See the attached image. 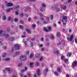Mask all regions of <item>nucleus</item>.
<instances>
[{"mask_svg":"<svg viewBox=\"0 0 77 77\" xmlns=\"http://www.w3.org/2000/svg\"><path fill=\"white\" fill-rule=\"evenodd\" d=\"M6 70L8 71L9 73H11V70H12V69L10 68H7L6 69Z\"/></svg>","mask_w":77,"mask_h":77,"instance_id":"0eeeda50","label":"nucleus"},{"mask_svg":"<svg viewBox=\"0 0 77 77\" xmlns=\"http://www.w3.org/2000/svg\"><path fill=\"white\" fill-rule=\"evenodd\" d=\"M19 8V6H17L15 8V9H18Z\"/></svg>","mask_w":77,"mask_h":77,"instance_id":"0e129e2a","label":"nucleus"},{"mask_svg":"<svg viewBox=\"0 0 77 77\" xmlns=\"http://www.w3.org/2000/svg\"><path fill=\"white\" fill-rule=\"evenodd\" d=\"M39 65V62H37L35 63V66H38Z\"/></svg>","mask_w":77,"mask_h":77,"instance_id":"b1692460","label":"nucleus"},{"mask_svg":"<svg viewBox=\"0 0 77 77\" xmlns=\"http://www.w3.org/2000/svg\"><path fill=\"white\" fill-rule=\"evenodd\" d=\"M59 51L56 50L55 51V53L56 54H57V55L58 54H59Z\"/></svg>","mask_w":77,"mask_h":77,"instance_id":"4be33fe9","label":"nucleus"},{"mask_svg":"<svg viewBox=\"0 0 77 77\" xmlns=\"http://www.w3.org/2000/svg\"><path fill=\"white\" fill-rule=\"evenodd\" d=\"M10 60V58H7L5 60V61H8V60Z\"/></svg>","mask_w":77,"mask_h":77,"instance_id":"393cba45","label":"nucleus"},{"mask_svg":"<svg viewBox=\"0 0 77 77\" xmlns=\"http://www.w3.org/2000/svg\"><path fill=\"white\" fill-rule=\"evenodd\" d=\"M68 61H69V59H64V62L66 63L67 62H68Z\"/></svg>","mask_w":77,"mask_h":77,"instance_id":"6ab92c4d","label":"nucleus"},{"mask_svg":"<svg viewBox=\"0 0 77 77\" xmlns=\"http://www.w3.org/2000/svg\"><path fill=\"white\" fill-rule=\"evenodd\" d=\"M37 75H39V70L38 69V71L37 72Z\"/></svg>","mask_w":77,"mask_h":77,"instance_id":"603ef678","label":"nucleus"},{"mask_svg":"<svg viewBox=\"0 0 77 77\" xmlns=\"http://www.w3.org/2000/svg\"><path fill=\"white\" fill-rule=\"evenodd\" d=\"M6 56V54H4L3 55V57H5Z\"/></svg>","mask_w":77,"mask_h":77,"instance_id":"09e8293b","label":"nucleus"},{"mask_svg":"<svg viewBox=\"0 0 77 77\" xmlns=\"http://www.w3.org/2000/svg\"><path fill=\"white\" fill-rule=\"evenodd\" d=\"M6 16H3L2 17V19L3 20H6Z\"/></svg>","mask_w":77,"mask_h":77,"instance_id":"c756f323","label":"nucleus"},{"mask_svg":"<svg viewBox=\"0 0 77 77\" xmlns=\"http://www.w3.org/2000/svg\"><path fill=\"white\" fill-rule=\"evenodd\" d=\"M29 1H30V2H35L36 1V0H29Z\"/></svg>","mask_w":77,"mask_h":77,"instance_id":"a18cd8bd","label":"nucleus"},{"mask_svg":"<svg viewBox=\"0 0 77 77\" xmlns=\"http://www.w3.org/2000/svg\"><path fill=\"white\" fill-rule=\"evenodd\" d=\"M40 10L41 12H43L44 11H45V9H44V8L43 7H41L40 8Z\"/></svg>","mask_w":77,"mask_h":77,"instance_id":"9b49d317","label":"nucleus"},{"mask_svg":"<svg viewBox=\"0 0 77 77\" xmlns=\"http://www.w3.org/2000/svg\"><path fill=\"white\" fill-rule=\"evenodd\" d=\"M72 65L73 66H76L77 65V61H74L72 63Z\"/></svg>","mask_w":77,"mask_h":77,"instance_id":"39448f33","label":"nucleus"},{"mask_svg":"<svg viewBox=\"0 0 77 77\" xmlns=\"http://www.w3.org/2000/svg\"><path fill=\"white\" fill-rule=\"evenodd\" d=\"M29 51H26V54H29Z\"/></svg>","mask_w":77,"mask_h":77,"instance_id":"de8ad7c7","label":"nucleus"},{"mask_svg":"<svg viewBox=\"0 0 77 77\" xmlns=\"http://www.w3.org/2000/svg\"><path fill=\"white\" fill-rule=\"evenodd\" d=\"M15 14L16 15H18V13L17 11H16L15 12Z\"/></svg>","mask_w":77,"mask_h":77,"instance_id":"680f3d73","label":"nucleus"},{"mask_svg":"<svg viewBox=\"0 0 77 77\" xmlns=\"http://www.w3.org/2000/svg\"><path fill=\"white\" fill-rule=\"evenodd\" d=\"M66 77H69V75H66Z\"/></svg>","mask_w":77,"mask_h":77,"instance_id":"69168bd1","label":"nucleus"},{"mask_svg":"<svg viewBox=\"0 0 77 77\" xmlns=\"http://www.w3.org/2000/svg\"><path fill=\"white\" fill-rule=\"evenodd\" d=\"M18 20V19L17 18H15L14 20V21H15V22H17V21Z\"/></svg>","mask_w":77,"mask_h":77,"instance_id":"2f4dec72","label":"nucleus"},{"mask_svg":"<svg viewBox=\"0 0 77 77\" xmlns=\"http://www.w3.org/2000/svg\"><path fill=\"white\" fill-rule=\"evenodd\" d=\"M72 0H67V2L68 3H70V2H71Z\"/></svg>","mask_w":77,"mask_h":77,"instance_id":"49530a36","label":"nucleus"},{"mask_svg":"<svg viewBox=\"0 0 77 77\" xmlns=\"http://www.w3.org/2000/svg\"><path fill=\"white\" fill-rule=\"evenodd\" d=\"M60 44H61V42H58L57 45H60Z\"/></svg>","mask_w":77,"mask_h":77,"instance_id":"3c124183","label":"nucleus"},{"mask_svg":"<svg viewBox=\"0 0 77 77\" xmlns=\"http://www.w3.org/2000/svg\"><path fill=\"white\" fill-rule=\"evenodd\" d=\"M42 60H43V57H42L40 58L39 60H40V61H42Z\"/></svg>","mask_w":77,"mask_h":77,"instance_id":"c85d7f7f","label":"nucleus"},{"mask_svg":"<svg viewBox=\"0 0 77 77\" xmlns=\"http://www.w3.org/2000/svg\"><path fill=\"white\" fill-rule=\"evenodd\" d=\"M7 5L8 6H11L13 5V4L9 3L7 4Z\"/></svg>","mask_w":77,"mask_h":77,"instance_id":"2eb2a0df","label":"nucleus"},{"mask_svg":"<svg viewBox=\"0 0 77 77\" xmlns=\"http://www.w3.org/2000/svg\"><path fill=\"white\" fill-rule=\"evenodd\" d=\"M27 10H29V11H30V8H27L26 10L25 9L24 10L25 12H26V11H27Z\"/></svg>","mask_w":77,"mask_h":77,"instance_id":"7c9ffc66","label":"nucleus"},{"mask_svg":"<svg viewBox=\"0 0 77 77\" xmlns=\"http://www.w3.org/2000/svg\"><path fill=\"white\" fill-rule=\"evenodd\" d=\"M15 54L16 55H18L19 54V51L16 52Z\"/></svg>","mask_w":77,"mask_h":77,"instance_id":"79ce46f5","label":"nucleus"},{"mask_svg":"<svg viewBox=\"0 0 77 77\" xmlns=\"http://www.w3.org/2000/svg\"><path fill=\"white\" fill-rule=\"evenodd\" d=\"M33 64L34 63H30L29 66L30 68H33Z\"/></svg>","mask_w":77,"mask_h":77,"instance_id":"f8f14e48","label":"nucleus"},{"mask_svg":"<svg viewBox=\"0 0 77 77\" xmlns=\"http://www.w3.org/2000/svg\"><path fill=\"white\" fill-rule=\"evenodd\" d=\"M41 41H44V38H41Z\"/></svg>","mask_w":77,"mask_h":77,"instance_id":"e2e57ef3","label":"nucleus"},{"mask_svg":"<svg viewBox=\"0 0 77 77\" xmlns=\"http://www.w3.org/2000/svg\"><path fill=\"white\" fill-rule=\"evenodd\" d=\"M71 32H72V30L71 29H69V33H71Z\"/></svg>","mask_w":77,"mask_h":77,"instance_id":"bf43d9fd","label":"nucleus"},{"mask_svg":"<svg viewBox=\"0 0 77 77\" xmlns=\"http://www.w3.org/2000/svg\"><path fill=\"white\" fill-rule=\"evenodd\" d=\"M54 75H56L57 76H58V75H59V73H58V72H54Z\"/></svg>","mask_w":77,"mask_h":77,"instance_id":"412c9836","label":"nucleus"},{"mask_svg":"<svg viewBox=\"0 0 77 77\" xmlns=\"http://www.w3.org/2000/svg\"><path fill=\"white\" fill-rule=\"evenodd\" d=\"M34 20H37V17H34Z\"/></svg>","mask_w":77,"mask_h":77,"instance_id":"6e6d98bb","label":"nucleus"},{"mask_svg":"<svg viewBox=\"0 0 77 77\" xmlns=\"http://www.w3.org/2000/svg\"><path fill=\"white\" fill-rule=\"evenodd\" d=\"M52 8H54V9L56 8V5H54L53 7H52Z\"/></svg>","mask_w":77,"mask_h":77,"instance_id":"4c0bfd02","label":"nucleus"},{"mask_svg":"<svg viewBox=\"0 0 77 77\" xmlns=\"http://www.w3.org/2000/svg\"><path fill=\"white\" fill-rule=\"evenodd\" d=\"M68 20V18L67 16H63L62 21L63 22V25H65V26H66V24L67 22L66 21V20Z\"/></svg>","mask_w":77,"mask_h":77,"instance_id":"f257e3e1","label":"nucleus"},{"mask_svg":"<svg viewBox=\"0 0 77 77\" xmlns=\"http://www.w3.org/2000/svg\"><path fill=\"white\" fill-rule=\"evenodd\" d=\"M8 20H11V17H8Z\"/></svg>","mask_w":77,"mask_h":77,"instance_id":"13d9d810","label":"nucleus"},{"mask_svg":"<svg viewBox=\"0 0 77 77\" xmlns=\"http://www.w3.org/2000/svg\"><path fill=\"white\" fill-rule=\"evenodd\" d=\"M40 47H43V45L42 44H41L39 45Z\"/></svg>","mask_w":77,"mask_h":77,"instance_id":"ea45409f","label":"nucleus"},{"mask_svg":"<svg viewBox=\"0 0 77 77\" xmlns=\"http://www.w3.org/2000/svg\"><path fill=\"white\" fill-rule=\"evenodd\" d=\"M33 53H32L29 57L30 59H31L33 57Z\"/></svg>","mask_w":77,"mask_h":77,"instance_id":"aec40b11","label":"nucleus"},{"mask_svg":"<svg viewBox=\"0 0 77 77\" xmlns=\"http://www.w3.org/2000/svg\"><path fill=\"white\" fill-rule=\"evenodd\" d=\"M32 20V19L30 17L28 18V21H30Z\"/></svg>","mask_w":77,"mask_h":77,"instance_id":"c9c22d12","label":"nucleus"},{"mask_svg":"<svg viewBox=\"0 0 77 77\" xmlns=\"http://www.w3.org/2000/svg\"><path fill=\"white\" fill-rule=\"evenodd\" d=\"M14 38H11V41H14Z\"/></svg>","mask_w":77,"mask_h":77,"instance_id":"338daca9","label":"nucleus"},{"mask_svg":"<svg viewBox=\"0 0 77 77\" xmlns=\"http://www.w3.org/2000/svg\"><path fill=\"white\" fill-rule=\"evenodd\" d=\"M61 59L62 60H65V56L63 55L61 56Z\"/></svg>","mask_w":77,"mask_h":77,"instance_id":"f3484780","label":"nucleus"},{"mask_svg":"<svg viewBox=\"0 0 77 77\" xmlns=\"http://www.w3.org/2000/svg\"><path fill=\"white\" fill-rule=\"evenodd\" d=\"M61 9L63 10H66V6H63L61 7Z\"/></svg>","mask_w":77,"mask_h":77,"instance_id":"ddd939ff","label":"nucleus"},{"mask_svg":"<svg viewBox=\"0 0 77 77\" xmlns=\"http://www.w3.org/2000/svg\"><path fill=\"white\" fill-rule=\"evenodd\" d=\"M19 27L20 29H23V26H22V25H19Z\"/></svg>","mask_w":77,"mask_h":77,"instance_id":"a878e982","label":"nucleus"},{"mask_svg":"<svg viewBox=\"0 0 77 77\" xmlns=\"http://www.w3.org/2000/svg\"><path fill=\"white\" fill-rule=\"evenodd\" d=\"M44 30L45 32H49L48 30H47V29L45 28L44 29Z\"/></svg>","mask_w":77,"mask_h":77,"instance_id":"5701e85b","label":"nucleus"},{"mask_svg":"<svg viewBox=\"0 0 77 77\" xmlns=\"http://www.w3.org/2000/svg\"><path fill=\"white\" fill-rule=\"evenodd\" d=\"M13 9V8H9L8 9H7L6 11L7 12H9L11 11V10H12Z\"/></svg>","mask_w":77,"mask_h":77,"instance_id":"dca6fc26","label":"nucleus"},{"mask_svg":"<svg viewBox=\"0 0 77 77\" xmlns=\"http://www.w3.org/2000/svg\"><path fill=\"white\" fill-rule=\"evenodd\" d=\"M32 26L33 27H36V25H32Z\"/></svg>","mask_w":77,"mask_h":77,"instance_id":"864d4df0","label":"nucleus"},{"mask_svg":"<svg viewBox=\"0 0 77 77\" xmlns=\"http://www.w3.org/2000/svg\"><path fill=\"white\" fill-rule=\"evenodd\" d=\"M39 15L40 17H42L43 16V14L41 13H39Z\"/></svg>","mask_w":77,"mask_h":77,"instance_id":"58836bf2","label":"nucleus"},{"mask_svg":"<svg viewBox=\"0 0 77 77\" xmlns=\"http://www.w3.org/2000/svg\"><path fill=\"white\" fill-rule=\"evenodd\" d=\"M73 38H74V35H72L70 36L69 38V37H67V39L68 41H69L70 42H71L73 39Z\"/></svg>","mask_w":77,"mask_h":77,"instance_id":"7ed1b4c3","label":"nucleus"},{"mask_svg":"<svg viewBox=\"0 0 77 77\" xmlns=\"http://www.w3.org/2000/svg\"><path fill=\"white\" fill-rule=\"evenodd\" d=\"M42 6L43 8H45L46 6V5L45 4H42Z\"/></svg>","mask_w":77,"mask_h":77,"instance_id":"bb28decb","label":"nucleus"},{"mask_svg":"<svg viewBox=\"0 0 77 77\" xmlns=\"http://www.w3.org/2000/svg\"><path fill=\"white\" fill-rule=\"evenodd\" d=\"M12 77H17V76H16V75H13V76H12Z\"/></svg>","mask_w":77,"mask_h":77,"instance_id":"774afa93","label":"nucleus"},{"mask_svg":"<svg viewBox=\"0 0 77 77\" xmlns=\"http://www.w3.org/2000/svg\"><path fill=\"white\" fill-rule=\"evenodd\" d=\"M75 41L76 44H77V39L76 38L75 39Z\"/></svg>","mask_w":77,"mask_h":77,"instance_id":"8fccbe9b","label":"nucleus"},{"mask_svg":"<svg viewBox=\"0 0 77 77\" xmlns=\"http://www.w3.org/2000/svg\"><path fill=\"white\" fill-rule=\"evenodd\" d=\"M38 56H39V55L38 54H35V56L36 57H37V58L38 57Z\"/></svg>","mask_w":77,"mask_h":77,"instance_id":"37998d69","label":"nucleus"},{"mask_svg":"<svg viewBox=\"0 0 77 77\" xmlns=\"http://www.w3.org/2000/svg\"><path fill=\"white\" fill-rule=\"evenodd\" d=\"M27 69V68L26 67H25V69H23L22 70H21V72H24L25 71H26Z\"/></svg>","mask_w":77,"mask_h":77,"instance_id":"4468645a","label":"nucleus"},{"mask_svg":"<svg viewBox=\"0 0 77 77\" xmlns=\"http://www.w3.org/2000/svg\"><path fill=\"white\" fill-rule=\"evenodd\" d=\"M47 29L48 30H51V27H50V26H48L47 27Z\"/></svg>","mask_w":77,"mask_h":77,"instance_id":"cd10ccee","label":"nucleus"},{"mask_svg":"<svg viewBox=\"0 0 77 77\" xmlns=\"http://www.w3.org/2000/svg\"><path fill=\"white\" fill-rule=\"evenodd\" d=\"M52 39H54V36H53V35H51V36Z\"/></svg>","mask_w":77,"mask_h":77,"instance_id":"a19ab883","label":"nucleus"},{"mask_svg":"<svg viewBox=\"0 0 77 77\" xmlns=\"http://www.w3.org/2000/svg\"><path fill=\"white\" fill-rule=\"evenodd\" d=\"M2 33H3V31H2V30H1L0 31V35H1V36H4L6 38H8V37L9 36L8 35H6L5 34H3L2 35Z\"/></svg>","mask_w":77,"mask_h":77,"instance_id":"20e7f679","label":"nucleus"},{"mask_svg":"<svg viewBox=\"0 0 77 77\" xmlns=\"http://www.w3.org/2000/svg\"><path fill=\"white\" fill-rule=\"evenodd\" d=\"M61 70H62V69L60 68H58V69H57V71H58V72H61Z\"/></svg>","mask_w":77,"mask_h":77,"instance_id":"a211bd4d","label":"nucleus"},{"mask_svg":"<svg viewBox=\"0 0 77 77\" xmlns=\"http://www.w3.org/2000/svg\"><path fill=\"white\" fill-rule=\"evenodd\" d=\"M71 55H72V53L71 52H69L67 53V56H68L69 57H71Z\"/></svg>","mask_w":77,"mask_h":77,"instance_id":"9d476101","label":"nucleus"},{"mask_svg":"<svg viewBox=\"0 0 77 77\" xmlns=\"http://www.w3.org/2000/svg\"><path fill=\"white\" fill-rule=\"evenodd\" d=\"M45 50V48H42L41 49L42 51H44Z\"/></svg>","mask_w":77,"mask_h":77,"instance_id":"f704fd0d","label":"nucleus"},{"mask_svg":"<svg viewBox=\"0 0 77 77\" xmlns=\"http://www.w3.org/2000/svg\"><path fill=\"white\" fill-rule=\"evenodd\" d=\"M3 41V39H0V43L1 44V45H2V42Z\"/></svg>","mask_w":77,"mask_h":77,"instance_id":"c03bdc74","label":"nucleus"},{"mask_svg":"<svg viewBox=\"0 0 77 77\" xmlns=\"http://www.w3.org/2000/svg\"><path fill=\"white\" fill-rule=\"evenodd\" d=\"M50 17L51 20H53V15H51Z\"/></svg>","mask_w":77,"mask_h":77,"instance_id":"e433bc0d","label":"nucleus"},{"mask_svg":"<svg viewBox=\"0 0 77 77\" xmlns=\"http://www.w3.org/2000/svg\"><path fill=\"white\" fill-rule=\"evenodd\" d=\"M20 59L21 60L23 61L26 60L27 59V57H26V56H24V55H22L20 56Z\"/></svg>","mask_w":77,"mask_h":77,"instance_id":"f03ea898","label":"nucleus"},{"mask_svg":"<svg viewBox=\"0 0 77 77\" xmlns=\"http://www.w3.org/2000/svg\"><path fill=\"white\" fill-rule=\"evenodd\" d=\"M20 24H24V22H23V20H20Z\"/></svg>","mask_w":77,"mask_h":77,"instance_id":"72a5a7b5","label":"nucleus"},{"mask_svg":"<svg viewBox=\"0 0 77 77\" xmlns=\"http://www.w3.org/2000/svg\"><path fill=\"white\" fill-rule=\"evenodd\" d=\"M56 36L58 38L59 37V36H61L60 32H57V33Z\"/></svg>","mask_w":77,"mask_h":77,"instance_id":"6e6552de","label":"nucleus"},{"mask_svg":"<svg viewBox=\"0 0 77 77\" xmlns=\"http://www.w3.org/2000/svg\"><path fill=\"white\" fill-rule=\"evenodd\" d=\"M45 72L46 74H47V73L48 72V68H47L45 70Z\"/></svg>","mask_w":77,"mask_h":77,"instance_id":"473e14b6","label":"nucleus"},{"mask_svg":"<svg viewBox=\"0 0 77 77\" xmlns=\"http://www.w3.org/2000/svg\"><path fill=\"white\" fill-rule=\"evenodd\" d=\"M60 11V9L59 8H57V12H59Z\"/></svg>","mask_w":77,"mask_h":77,"instance_id":"5fc2aeb1","label":"nucleus"},{"mask_svg":"<svg viewBox=\"0 0 77 77\" xmlns=\"http://www.w3.org/2000/svg\"><path fill=\"white\" fill-rule=\"evenodd\" d=\"M26 31L28 33H29V34H30V33H31V31L28 29H26Z\"/></svg>","mask_w":77,"mask_h":77,"instance_id":"1a4fd4ad","label":"nucleus"},{"mask_svg":"<svg viewBox=\"0 0 77 77\" xmlns=\"http://www.w3.org/2000/svg\"><path fill=\"white\" fill-rule=\"evenodd\" d=\"M15 48H16V50H18L20 48V46L18 44H16L14 46Z\"/></svg>","mask_w":77,"mask_h":77,"instance_id":"423d86ee","label":"nucleus"},{"mask_svg":"<svg viewBox=\"0 0 77 77\" xmlns=\"http://www.w3.org/2000/svg\"><path fill=\"white\" fill-rule=\"evenodd\" d=\"M40 20L41 21H44V19L42 17L40 19Z\"/></svg>","mask_w":77,"mask_h":77,"instance_id":"4d7b16f0","label":"nucleus"},{"mask_svg":"<svg viewBox=\"0 0 77 77\" xmlns=\"http://www.w3.org/2000/svg\"><path fill=\"white\" fill-rule=\"evenodd\" d=\"M65 29L64 28L63 29V32H65Z\"/></svg>","mask_w":77,"mask_h":77,"instance_id":"052dcab7","label":"nucleus"}]
</instances>
